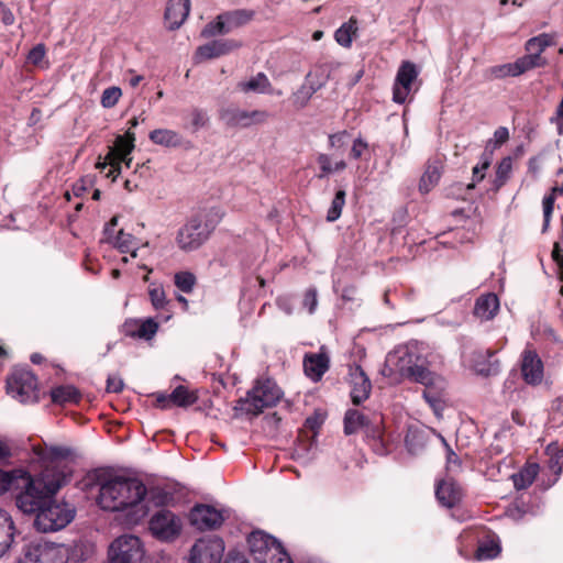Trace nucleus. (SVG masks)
I'll return each instance as SVG.
<instances>
[{"mask_svg":"<svg viewBox=\"0 0 563 563\" xmlns=\"http://www.w3.org/2000/svg\"><path fill=\"white\" fill-rule=\"evenodd\" d=\"M32 461L37 462L41 472L31 476L23 471L18 476L19 481L13 487L20 492L15 496V505L23 514L35 515L47 499L55 495L65 485L73 473L69 462L73 460V452L66 446H32Z\"/></svg>","mask_w":563,"mask_h":563,"instance_id":"nucleus-1","label":"nucleus"},{"mask_svg":"<svg viewBox=\"0 0 563 563\" xmlns=\"http://www.w3.org/2000/svg\"><path fill=\"white\" fill-rule=\"evenodd\" d=\"M97 503L103 510L123 511L131 509L134 519H141L146 510L142 505L146 495L145 485L132 477L102 475L98 479Z\"/></svg>","mask_w":563,"mask_h":563,"instance_id":"nucleus-2","label":"nucleus"},{"mask_svg":"<svg viewBox=\"0 0 563 563\" xmlns=\"http://www.w3.org/2000/svg\"><path fill=\"white\" fill-rule=\"evenodd\" d=\"M383 374L388 377L398 375L418 384L441 385V376L428 368L424 347L418 342H409L390 352Z\"/></svg>","mask_w":563,"mask_h":563,"instance_id":"nucleus-3","label":"nucleus"},{"mask_svg":"<svg viewBox=\"0 0 563 563\" xmlns=\"http://www.w3.org/2000/svg\"><path fill=\"white\" fill-rule=\"evenodd\" d=\"M222 217L223 212L219 208H211L191 217L177 233V246L185 252L199 249L209 239Z\"/></svg>","mask_w":563,"mask_h":563,"instance_id":"nucleus-4","label":"nucleus"},{"mask_svg":"<svg viewBox=\"0 0 563 563\" xmlns=\"http://www.w3.org/2000/svg\"><path fill=\"white\" fill-rule=\"evenodd\" d=\"M75 517V509L67 503L47 499L34 519V527L41 532H53L65 528Z\"/></svg>","mask_w":563,"mask_h":563,"instance_id":"nucleus-5","label":"nucleus"},{"mask_svg":"<svg viewBox=\"0 0 563 563\" xmlns=\"http://www.w3.org/2000/svg\"><path fill=\"white\" fill-rule=\"evenodd\" d=\"M134 142L135 135L133 132L128 131L124 135H119L104 161L98 162L96 167L101 172L108 169L106 176L115 180L121 173V163H124L126 167L131 166L132 158L130 154L134 150Z\"/></svg>","mask_w":563,"mask_h":563,"instance_id":"nucleus-6","label":"nucleus"},{"mask_svg":"<svg viewBox=\"0 0 563 563\" xmlns=\"http://www.w3.org/2000/svg\"><path fill=\"white\" fill-rule=\"evenodd\" d=\"M363 431L375 441L383 439V417L380 413H365L357 409H349L344 416V433L350 435Z\"/></svg>","mask_w":563,"mask_h":563,"instance_id":"nucleus-7","label":"nucleus"},{"mask_svg":"<svg viewBox=\"0 0 563 563\" xmlns=\"http://www.w3.org/2000/svg\"><path fill=\"white\" fill-rule=\"evenodd\" d=\"M19 563H66L63 549L43 538L32 539L24 543Z\"/></svg>","mask_w":563,"mask_h":563,"instance_id":"nucleus-8","label":"nucleus"},{"mask_svg":"<svg viewBox=\"0 0 563 563\" xmlns=\"http://www.w3.org/2000/svg\"><path fill=\"white\" fill-rule=\"evenodd\" d=\"M283 393L272 379L258 380L242 401L243 408L253 415L261 413L265 408L275 406Z\"/></svg>","mask_w":563,"mask_h":563,"instance_id":"nucleus-9","label":"nucleus"},{"mask_svg":"<svg viewBox=\"0 0 563 563\" xmlns=\"http://www.w3.org/2000/svg\"><path fill=\"white\" fill-rule=\"evenodd\" d=\"M144 556L141 540L132 534L117 538L109 547V563H140Z\"/></svg>","mask_w":563,"mask_h":563,"instance_id":"nucleus-10","label":"nucleus"},{"mask_svg":"<svg viewBox=\"0 0 563 563\" xmlns=\"http://www.w3.org/2000/svg\"><path fill=\"white\" fill-rule=\"evenodd\" d=\"M8 393L20 402L38 400L37 379L26 369L14 371L7 382Z\"/></svg>","mask_w":563,"mask_h":563,"instance_id":"nucleus-11","label":"nucleus"},{"mask_svg":"<svg viewBox=\"0 0 563 563\" xmlns=\"http://www.w3.org/2000/svg\"><path fill=\"white\" fill-rule=\"evenodd\" d=\"M148 528L156 539L172 541L180 534L183 523L170 510L161 509L152 516Z\"/></svg>","mask_w":563,"mask_h":563,"instance_id":"nucleus-12","label":"nucleus"},{"mask_svg":"<svg viewBox=\"0 0 563 563\" xmlns=\"http://www.w3.org/2000/svg\"><path fill=\"white\" fill-rule=\"evenodd\" d=\"M223 552L224 543L220 538H201L191 547L189 563H220Z\"/></svg>","mask_w":563,"mask_h":563,"instance_id":"nucleus-13","label":"nucleus"},{"mask_svg":"<svg viewBox=\"0 0 563 563\" xmlns=\"http://www.w3.org/2000/svg\"><path fill=\"white\" fill-rule=\"evenodd\" d=\"M418 77V70L415 64L410 62H404L396 75L394 88H393V100L397 103H404L408 96L413 91V85Z\"/></svg>","mask_w":563,"mask_h":563,"instance_id":"nucleus-14","label":"nucleus"},{"mask_svg":"<svg viewBox=\"0 0 563 563\" xmlns=\"http://www.w3.org/2000/svg\"><path fill=\"white\" fill-rule=\"evenodd\" d=\"M267 118L268 113L264 110L227 109L221 112V119L225 124L234 128H249L254 124H262Z\"/></svg>","mask_w":563,"mask_h":563,"instance_id":"nucleus-15","label":"nucleus"},{"mask_svg":"<svg viewBox=\"0 0 563 563\" xmlns=\"http://www.w3.org/2000/svg\"><path fill=\"white\" fill-rule=\"evenodd\" d=\"M118 223V218L113 217L104 228V241L118 249L121 253H130L131 257H137V240L130 233L119 230L113 235V229Z\"/></svg>","mask_w":563,"mask_h":563,"instance_id":"nucleus-16","label":"nucleus"},{"mask_svg":"<svg viewBox=\"0 0 563 563\" xmlns=\"http://www.w3.org/2000/svg\"><path fill=\"white\" fill-rule=\"evenodd\" d=\"M223 520L222 512L212 506L198 505L190 511V522L199 530L217 529Z\"/></svg>","mask_w":563,"mask_h":563,"instance_id":"nucleus-17","label":"nucleus"},{"mask_svg":"<svg viewBox=\"0 0 563 563\" xmlns=\"http://www.w3.org/2000/svg\"><path fill=\"white\" fill-rule=\"evenodd\" d=\"M247 543L256 563L263 562L271 555L273 548L282 545L276 539L262 531L252 532L247 538Z\"/></svg>","mask_w":563,"mask_h":563,"instance_id":"nucleus-18","label":"nucleus"},{"mask_svg":"<svg viewBox=\"0 0 563 563\" xmlns=\"http://www.w3.org/2000/svg\"><path fill=\"white\" fill-rule=\"evenodd\" d=\"M521 373L526 383L538 385L543 379V363L534 351L525 350L521 360Z\"/></svg>","mask_w":563,"mask_h":563,"instance_id":"nucleus-19","label":"nucleus"},{"mask_svg":"<svg viewBox=\"0 0 563 563\" xmlns=\"http://www.w3.org/2000/svg\"><path fill=\"white\" fill-rule=\"evenodd\" d=\"M240 44L234 40H216L199 46L195 54L196 62L217 58L238 48Z\"/></svg>","mask_w":563,"mask_h":563,"instance_id":"nucleus-20","label":"nucleus"},{"mask_svg":"<svg viewBox=\"0 0 563 563\" xmlns=\"http://www.w3.org/2000/svg\"><path fill=\"white\" fill-rule=\"evenodd\" d=\"M351 376V398L354 405H360L369 396L372 385L364 371L358 365L350 368Z\"/></svg>","mask_w":563,"mask_h":563,"instance_id":"nucleus-21","label":"nucleus"},{"mask_svg":"<svg viewBox=\"0 0 563 563\" xmlns=\"http://www.w3.org/2000/svg\"><path fill=\"white\" fill-rule=\"evenodd\" d=\"M190 11V0H169L165 10V21L169 30L183 25Z\"/></svg>","mask_w":563,"mask_h":563,"instance_id":"nucleus-22","label":"nucleus"},{"mask_svg":"<svg viewBox=\"0 0 563 563\" xmlns=\"http://www.w3.org/2000/svg\"><path fill=\"white\" fill-rule=\"evenodd\" d=\"M329 356L321 349L318 353H309L303 358V369L306 375L312 380L321 379L323 374L329 369Z\"/></svg>","mask_w":563,"mask_h":563,"instance_id":"nucleus-23","label":"nucleus"},{"mask_svg":"<svg viewBox=\"0 0 563 563\" xmlns=\"http://www.w3.org/2000/svg\"><path fill=\"white\" fill-rule=\"evenodd\" d=\"M435 497L443 507L452 508L460 503L462 492L453 479H443L437 484Z\"/></svg>","mask_w":563,"mask_h":563,"instance_id":"nucleus-24","label":"nucleus"},{"mask_svg":"<svg viewBox=\"0 0 563 563\" xmlns=\"http://www.w3.org/2000/svg\"><path fill=\"white\" fill-rule=\"evenodd\" d=\"M426 388L423 391V398L432 409L437 418H442L443 410L445 408L444 402V390L445 380L441 377V385L435 384H422Z\"/></svg>","mask_w":563,"mask_h":563,"instance_id":"nucleus-25","label":"nucleus"},{"mask_svg":"<svg viewBox=\"0 0 563 563\" xmlns=\"http://www.w3.org/2000/svg\"><path fill=\"white\" fill-rule=\"evenodd\" d=\"M499 310V299L493 294H484L479 296L474 305V316L482 321L492 320Z\"/></svg>","mask_w":563,"mask_h":563,"instance_id":"nucleus-26","label":"nucleus"},{"mask_svg":"<svg viewBox=\"0 0 563 563\" xmlns=\"http://www.w3.org/2000/svg\"><path fill=\"white\" fill-rule=\"evenodd\" d=\"M442 174L440 161H431L427 164L426 170L419 181V191L423 195L430 192L439 183Z\"/></svg>","mask_w":563,"mask_h":563,"instance_id":"nucleus-27","label":"nucleus"},{"mask_svg":"<svg viewBox=\"0 0 563 563\" xmlns=\"http://www.w3.org/2000/svg\"><path fill=\"white\" fill-rule=\"evenodd\" d=\"M238 88L243 92L271 93L272 86L267 76L258 73L256 76L245 81H240Z\"/></svg>","mask_w":563,"mask_h":563,"instance_id":"nucleus-28","label":"nucleus"},{"mask_svg":"<svg viewBox=\"0 0 563 563\" xmlns=\"http://www.w3.org/2000/svg\"><path fill=\"white\" fill-rule=\"evenodd\" d=\"M148 137L154 144L166 147H178L181 145V136L179 133L169 129L153 130Z\"/></svg>","mask_w":563,"mask_h":563,"instance_id":"nucleus-29","label":"nucleus"},{"mask_svg":"<svg viewBox=\"0 0 563 563\" xmlns=\"http://www.w3.org/2000/svg\"><path fill=\"white\" fill-rule=\"evenodd\" d=\"M493 355L490 351H478L474 353L472 366L477 374L489 376L498 372L496 363H492L488 358Z\"/></svg>","mask_w":563,"mask_h":563,"instance_id":"nucleus-30","label":"nucleus"},{"mask_svg":"<svg viewBox=\"0 0 563 563\" xmlns=\"http://www.w3.org/2000/svg\"><path fill=\"white\" fill-rule=\"evenodd\" d=\"M357 30V20L351 18L335 31L334 38L339 45L349 48L356 36Z\"/></svg>","mask_w":563,"mask_h":563,"instance_id":"nucleus-31","label":"nucleus"},{"mask_svg":"<svg viewBox=\"0 0 563 563\" xmlns=\"http://www.w3.org/2000/svg\"><path fill=\"white\" fill-rule=\"evenodd\" d=\"M539 472V465L536 463L527 464L520 472L512 475V482L517 489L529 487Z\"/></svg>","mask_w":563,"mask_h":563,"instance_id":"nucleus-32","label":"nucleus"},{"mask_svg":"<svg viewBox=\"0 0 563 563\" xmlns=\"http://www.w3.org/2000/svg\"><path fill=\"white\" fill-rule=\"evenodd\" d=\"M173 405L177 407H188L194 405L198 400L196 391L189 390L185 386L176 387L170 394Z\"/></svg>","mask_w":563,"mask_h":563,"instance_id":"nucleus-33","label":"nucleus"},{"mask_svg":"<svg viewBox=\"0 0 563 563\" xmlns=\"http://www.w3.org/2000/svg\"><path fill=\"white\" fill-rule=\"evenodd\" d=\"M51 396L53 401L56 404L78 402L80 399L79 391L71 385L58 386L54 388L51 393Z\"/></svg>","mask_w":563,"mask_h":563,"instance_id":"nucleus-34","label":"nucleus"},{"mask_svg":"<svg viewBox=\"0 0 563 563\" xmlns=\"http://www.w3.org/2000/svg\"><path fill=\"white\" fill-rule=\"evenodd\" d=\"M14 525L9 512L3 525H0V558L5 554L13 542Z\"/></svg>","mask_w":563,"mask_h":563,"instance_id":"nucleus-35","label":"nucleus"},{"mask_svg":"<svg viewBox=\"0 0 563 563\" xmlns=\"http://www.w3.org/2000/svg\"><path fill=\"white\" fill-rule=\"evenodd\" d=\"M500 552L499 543L494 538H487L479 542L475 553L478 561L496 558Z\"/></svg>","mask_w":563,"mask_h":563,"instance_id":"nucleus-36","label":"nucleus"},{"mask_svg":"<svg viewBox=\"0 0 563 563\" xmlns=\"http://www.w3.org/2000/svg\"><path fill=\"white\" fill-rule=\"evenodd\" d=\"M317 162L321 169V174L318 176L319 178H322L332 173L344 170L346 168L345 161L341 159L332 164L331 157L327 154H319Z\"/></svg>","mask_w":563,"mask_h":563,"instance_id":"nucleus-37","label":"nucleus"},{"mask_svg":"<svg viewBox=\"0 0 563 563\" xmlns=\"http://www.w3.org/2000/svg\"><path fill=\"white\" fill-rule=\"evenodd\" d=\"M253 16L252 12L236 10L223 14L229 32L249 22Z\"/></svg>","mask_w":563,"mask_h":563,"instance_id":"nucleus-38","label":"nucleus"},{"mask_svg":"<svg viewBox=\"0 0 563 563\" xmlns=\"http://www.w3.org/2000/svg\"><path fill=\"white\" fill-rule=\"evenodd\" d=\"M553 44V36L547 33H542L527 41L526 51L537 52L541 54L548 46H551Z\"/></svg>","mask_w":563,"mask_h":563,"instance_id":"nucleus-39","label":"nucleus"},{"mask_svg":"<svg viewBox=\"0 0 563 563\" xmlns=\"http://www.w3.org/2000/svg\"><path fill=\"white\" fill-rule=\"evenodd\" d=\"M518 60L522 74L529 69L547 65V59L541 57V54L537 52H529L528 55L518 58Z\"/></svg>","mask_w":563,"mask_h":563,"instance_id":"nucleus-40","label":"nucleus"},{"mask_svg":"<svg viewBox=\"0 0 563 563\" xmlns=\"http://www.w3.org/2000/svg\"><path fill=\"white\" fill-rule=\"evenodd\" d=\"M227 33H229V30L223 18V14H221L217 18V21L210 22L205 26V29L201 32V36L207 38Z\"/></svg>","mask_w":563,"mask_h":563,"instance_id":"nucleus-41","label":"nucleus"},{"mask_svg":"<svg viewBox=\"0 0 563 563\" xmlns=\"http://www.w3.org/2000/svg\"><path fill=\"white\" fill-rule=\"evenodd\" d=\"M492 74L496 78H505L508 76H519L522 74L519 60L517 59L514 63H508L499 66H495L492 68Z\"/></svg>","mask_w":563,"mask_h":563,"instance_id":"nucleus-42","label":"nucleus"},{"mask_svg":"<svg viewBox=\"0 0 563 563\" xmlns=\"http://www.w3.org/2000/svg\"><path fill=\"white\" fill-rule=\"evenodd\" d=\"M344 203H345V191L339 190L332 200L331 207L327 214V220L330 222L338 220L341 216Z\"/></svg>","mask_w":563,"mask_h":563,"instance_id":"nucleus-43","label":"nucleus"},{"mask_svg":"<svg viewBox=\"0 0 563 563\" xmlns=\"http://www.w3.org/2000/svg\"><path fill=\"white\" fill-rule=\"evenodd\" d=\"M176 287L184 292H191L196 283V277L189 272H179L174 278Z\"/></svg>","mask_w":563,"mask_h":563,"instance_id":"nucleus-44","label":"nucleus"},{"mask_svg":"<svg viewBox=\"0 0 563 563\" xmlns=\"http://www.w3.org/2000/svg\"><path fill=\"white\" fill-rule=\"evenodd\" d=\"M23 475V470H14L5 472L0 468V496L13 487L14 483L19 481L18 476Z\"/></svg>","mask_w":563,"mask_h":563,"instance_id":"nucleus-45","label":"nucleus"},{"mask_svg":"<svg viewBox=\"0 0 563 563\" xmlns=\"http://www.w3.org/2000/svg\"><path fill=\"white\" fill-rule=\"evenodd\" d=\"M158 324L153 319H146L139 324L137 329L133 332V335L140 339L150 340L156 334Z\"/></svg>","mask_w":563,"mask_h":563,"instance_id":"nucleus-46","label":"nucleus"},{"mask_svg":"<svg viewBox=\"0 0 563 563\" xmlns=\"http://www.w3.org/2000/svg\"><path fill=\"white\" fill-rule=\"evenodd\" d=\"M121 96H122V90L120 87H117V86L109 87V88L104 89L101 95V100H100L101 106L107 109L113 108L118 103Z\"/></svg>","mask_w":563,"mask_h":563,"instance_id":"nucleus-47","label":"nucleus"},{"mask_svg":"<svg viewBox=\"0 0 563 563\" xmlns=\"http://www.w3.org/2000/svg\"><path fill=\"white\" fill-rule=\"evenodd\" d=\"M190 118V129L192 132H197L198 130L207 126L209 122L208 113L202 110L195 108L189 113Z\"/></svg>","mask_w":563,"mask_h":563,"instance_id":"nucleus-48","label":"nucleus"},{"mask_svg":"<svg viewBox=\"0 0 563 563\" xmlns=\"http://www.w3.org/2000/svg\"><path fill=\"white\" fill-rule=\"evenodd\" d=\"M548 453L550 456L549 457L550 470L555 474L561 473V471L563 468V449H559V448H554V446L550 445L548 448Z\"/></svg>","mask_w":563,"mask_h":563,"instance_id":"nucleus-49","label":"nucleus"},{"mask_svg":"<svg viewBox=\"0 0 563 563\" xmlns=\"http://www.w3.org/2000/svg\"><path fill=\"white\" fill-rule=\"evenodd\" d=\"M317 88L312 86H302L298 89L292 97L294 104L298 108H303L312 95L316 92Z\"/></svg>","mask_w":563,"mask_h":563,"instance_id":"nucleus-50","label":"nucleus"},{"mask_svg":"<svg viewBox=\"0 0 563 563\" xmlns=\"http://www.w3.org/2000/svg\"><path fill=\"white\" fill-rule=\"evenodd\" d=\"M151 302L155 309H164L168 303L166 300L165 291L159 286H151L148 289Z\"/></svg>","mask_w":563,"mask_h":563,"instance_id":"nucleus-51","label":"nucleus"},{"mask_svg":"<svg viewBox=\"0 0 563 563\" xmlns=\"http://www.w3.org/2000/svg\"><path fill=\"white\" fill-rule=\"evenodd\" d=\"M368 143L363 137H356L351 146L350 157L352 159L367 158Z\"/></svg>","mask_w":563,"mask_h":563,"instance_id":"nucleus-52","label":"nucleus"},{"mask_svg":"<svg viewBox=\"0 0 563 563\" xmlns=\"http://www.w3.org/2000/svg\"><path fill=\"white\" fill-rule=\"evenodd\" d=\"M46 48L44 44L35 45L27 54V62L37 67H44Z\"/></svg>","mask_w":563,"mask_h":563,"instance_id":"nucleus-53","label":"nucleus"},{"mask_svg":"<svg viewBox=\"0 0 563 563\" xmlns=\"http://www.w3.org/2000/svg\"><path fill=\"white\" fill-rule=\"evenodd\" d=\"M261 563H292V561L285 549L280 545L273 548L271 550V555Z\"/></svg>","mask_w":563,"mask_h":563,"instance_id":"nucleus-54","label":"nucleus"},{"mask_svg":"<svg viewBox=\"0 0 563 563\" xmlns=\"http://www.w3.org/2000/svg\"><path fill=\"white\" fill-rule=\"evenodd\" d=\"M511 168H512L511 158L510 157L503 158L501 162L499 163V165L497 167V172H496L497 180L500 184H504L507 180V178L509 177V174L511 172Z\"/></svg>","mask_w":563,"mask_h":563,"instance_id":"nucleus-55","label":"nucleus"},{"mask_svg":"<svg viewBox=\"0 0 563 563\" xmlns=\"http://www.w3.org/2000/svg\"><path fill=\"white\" fill-rule=\"evenodd\" d=\"M488 166H489V159L485 158L481 165H476L473 168V181L467 185L468 189L474 188L476 183L484 179L485 170L488 168Z\"/></svg>","mask_w":563,"mask_h":563,"instance_id":"nucleus-56","label":"nucleus"},{"mask_svg":"<svg viewBox=\"0 0 563 563\" xmlns=\"http://www.w3.org/2000/svg\"><path fill=\"white\" fill-rule=\"evenodd\" d=\"M554 200H555V198H554L553 194L545 196L543 198L542 203H543L544 228H547L549 225L550 218L553 212Z\"/></svg>","mask_w":563,"mask_h":563,"instance_id":"nucleus-57","label":"nucleus"},{"mask_svg":"<svg viewBox=\"0 0 563 563\" xmlns=\"http://www.w3.org/2000/svg\"><path fill=\"white\" fill-rule=\"evenodd\" d=\"M317 305V290L314 288H310L305 294L303 306L308 308L309 313H313Z\"/></svg>","mask_w":563,"mask_h":563,"instance_id":"nucleus-58","label":"nucleus"},{"mask_svg":"<svg viewBox=\"0 0 563 563\" xmlns=\"http://www.w3.org/2000/svg\"><path fill=\"white\" fill-rule=\"evenodd\" d=\"M349 139V133L346 131H341L335 134L329 136V142L332 147H342L346 144Z\"/></svg>","mask_w":563,"mask_h":563,"instance_id":"nucleus-59","label":"nucleus"},{"mask_svg":"<svg viewBox=\"0 0 563 563\" xmlns=\"http://www.w3.org/2000/svg\"><path fill=\"white\" fill-rule=\"evenodd\" d=\"M123 386V380L119 376L111 375L107 379V390L109 393H120Z\"/></svg>","mask_w":563,"mask_h":563,"instance_id":"nucleus-60","label":"nucleus"},{"mask_svg":"<svg viewBox=\"0 0 563 563\" xmlns=\"http://www.w3.org/2000/svg\"><path fill=\"white\" fill-rule=\"evenodd\" d=\"M509 137V132L507 128L500 126L498 128L494 133V139L496 145H501L505 143Z\"/></svg>","mask_w":563,"mask_h":563,"instance_id":"nucleus-61","label":"nucleus"},{"mask_svg":"<svg viewBox=\"0 0 563 563\" xmlns=\"http://www.w3.org/2000/svg\"><path fill=\"white\" fill-rule=\"evenodd\" d=\"M156 404H157V407H159L162 409L170 408V406L173 405L172 399L169 398V395H166V394H157L156 395Z\"/></svg>","mask_w":563,"mask_h":563,"instance_id":"nucleus-62","label":"nucleus"},{"mask_svg":"<svg viewBox=\"0 0 563 563\" xmlns=\"http://www.w3.org/2000/svg\"><path fill=\"white\" fill-rule=\"evenodd\" d=\"M552 257L558 264L563 265V253L558 243L554 244Z\"/></svg>","mask_w":563,"mask_h":563,"instance_id":"nucleus-63","label":"nucleus"},{"mask_svg":"<svg viewBox=\"0 0 563 563\" xmlns=\"http://www.w3.org/2000/svg\"><path fill=\"white\" fill-rule=\"evenodd\" d=\"M224 563H249L247 560L240 554L230 555Z\"/></svg>","mask_w":563,"mask_h":563,"instance_id":"nucleus-64","label":"nucleus"}]
</instances>
